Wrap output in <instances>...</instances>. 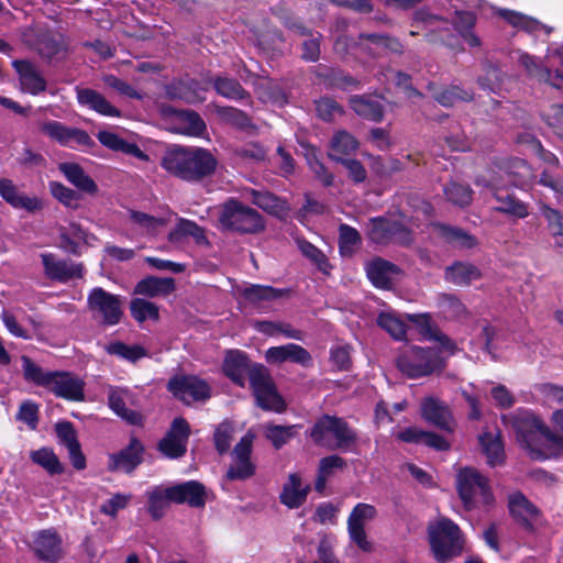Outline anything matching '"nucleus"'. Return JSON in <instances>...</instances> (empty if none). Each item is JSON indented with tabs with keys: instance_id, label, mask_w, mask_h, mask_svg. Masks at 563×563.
I'll return each mask as SVG.
<instances>
[{
	"instance_id": "obj_55",
	"label": "nucleus",
	"mask_w": 563,
	"mask_h": 563,
	"mask_svg": "<svg viewBox=\"0 0 563 563\" xmlns=\"http://www.w3.org/2000/svg\"><path fill=\"white\" fill-rule=\"evenodd\" d=\"M295 428V426L265 424L264 434L273 443L275 449H280L294 438L296 433Z\"/></svg>"
},
{
	"instance_id": "obj_58",
	"label": "nucleus",
	"mask_w": 563,
	"mask_h": 563,
	"mask_svg": "<svg viewBox=\"0 0 563 563\" xmlns=\"http://www.w3.org/2000/svg\"><path fill=\"white\" fill-rule=\"evenodd\" d=\"M130 310L132 317L139 321L143 322L145 320H157L158 319V308L155 303L147 301L145 299L135 298L131 301Z\"/></svg>"
},
{
	"instance_id": "obj_21",
	"label": "nucleus",
	"mask_w": 563,
	"mask_h": 563,
	"mask_svg": "<svg viewBox=\"0 0 563 563\" xmlns=\"http://www.w3.org/2000/svg\"><path fill=\"white\" fill-rule=\"evenodd\" d=\"M55 431L58 443L67 449L73 466L76 470H84L86 467V459L81 452L73 424L68 421L56 423Z\"/></svg>"
},
{
	"instance_id": "obj_40",
	"label": "nucleus",
	"mask_w": 563,
	"mask_h": 563,
	"mask_svg": "<svg viewBox=\"0 0 563 563\" xmlns=\"http://www.w3.org/2000/svg\"><path fill=\"white\" fill-rule=\"evenodd\" d=\"M437 229L439 235L454 247L472 249L477 245L476 238L461 228L439 224Z\"/></svg>"
},
{
	"instance_id": "obj_34",
	"label": "nucleus",
	"mask_w": 563,
	"mask_h": 563,
	"mask_svg": "<svg viewBox=\"0 0 563 563\" xmlns=\"http://www.w3.org/2000/svg\"><path fill=\"white\" fill-rule=\"evenodd\" d=\"M129 393L126 389L119 387H111L108 393V402L110 408L122 419L130 423H139L141 420L140 415L126 407Z\"/></svg>"
},
{
	"instance_id": "obj_9",
	"label": "nucleus",
	"mask_w": 563,
	"mask_h": 563,
	"mask_svg": "<svg viewBox=\"0 0 563 563\" xmlns=\"http://www.w3.org/2000/svg\"><path fill=\"white\" fill-rule=\"evenodd\" d=\"M456 488L466 510L494 504L489 481L476 468H461L456 475Z\"/></svg>"
},
{
	"instance_id": "obj_36",
	"label": "nucleus",
	"mask_w": 563,
	"mask_h": 563,
	"mask_svg": "<svg viewBox=\"0 0 563 563\" xmlns=\"http://www.w3.org/2000/svg\"><path fill=\"white\" fill-rule=\"evenodd\" d=\"M175 289V282L169 277L150 276L140 280L135 286V292L148 297L168 295Z\"/></svg>"
},
{
	"instance_id": "obj_11",
	"label": "nucleus",
	"mask_w": 563,
	"mask_h": 563,
	"mask_svg": "<svg viewBox=\"0 0 563 563\" xmlns=\"http://www.w3.org/2000/svg\"><path fill=\"white\" fill-rule=\"evenodd\" d=\"M87 307L92 320L102 325H115L123 317L121 297L101 287H95L89 291Z\"/></svg>"
},
{
	"instance_id": "obj_25",
	"label": "nucleus",
	"mask_w": 563,
	"mask_h": 563,
	"mask_svg": "<svg viewBox=\"0 0 563 563\" xmlns=\"http://www.w3.org/2000/svg\"><path fill=\"white\" fill-rule=\"evenodd\" d=\"M78 103L100 115L120 118L121 111L111 104L103 95L90 88H76Z\"/></svg>"
},
{
	"instance_id": "obj_30",
	"label": "nucleus",
	"mask_w": 563,
	"mask_h": 563,
	"mask_svg": "<svg viewBox=\"0 0 563 563\" xmlns=\"http://www.w3.org/2000/svg\"><path fill=\"white\" fill-rule=\"evenodd\" d=\"M58 169L78 190L89 195H95L98 191V186L95 180L86 174L79 164L69 162L60 163Z\"/></svg>"
},
{
	"instance_id": "obj_64",
	"label": "nucleus",
	"mask_w": 563,
	"mask_h": 563,
	"mask_svg": "<svg viewBox=\"0 0 563 563\" xmlns=\"http://www.w3.org/2000/svg\"><path fill=\"white\" fill-rule=\"evenodd\" d=\"M15 418L27 424L31 430H35L38 423V405L33 400L22 401Z\"/></svg>"
},
{
	"instance_id": "obj_46",
	"label": "nucleus",
	"mask_w": 563,
	"mask_h": 563,
	"mask_svg": "<svg viewBox=\"0 0 563 563\" xmlns=\"http://www.w3.org/2000/svg\"><path fill=\"white\" fill-rule=\"evenodd\" d=\"M345 466V461L339 455H330L320 460L318 476L316 479L314 488L317 492L322 493L325 488L327 481L335 471Z\"/></svg>"
},
{
	"instance_id": "obj_41",
	"label": "nucleus",
	"mask_w": 563,
	"mask_h": 563,
	"mask_svg": "<svg viewBox=\"0 0 563 563\" xmlns=\"http://www.w3.org/2000/svg\"><path fill=\"white\" fill-rule=\"evenodd\" d=\"M147 511L150 516L157 520L164 516L165 509L172 497L169 496V487L154 486L146 492Z\"/></svg>"
},
{
	"instance_id": "obj_50",
	"label": "nucleus",
	"mask_w": 563,
	"mask_h": 563,
	"mask_svg": "<svg viewBox=\"0 0 563 563\" xmlns=\"http://www.w3.org/2000/svg\"><path fill=\"white\" fill-rule=\"evenodd\" d=\"M362 37L368 41V51L373 54H380L385 51H390L393 53L402 52V45L397 38L383 34H366L362 35Z\"/></svg>"
},
{
	"instance_id": "obj_26",
	"label": "nucleus",
	"mask_w": 563,
	"mask_h": 563,
	"mask_svg": "<svg viewBox=\"0 0 563 563\" xmlns=\"http://www.w3.org/2000/svg\"><path fill=\"white\" fill-rule=\"evenodd\" d=\"M143 450L142 443L136 439H132L125 449L110 455L109 468L125 473L132 472L142 462Z\"/></svg>"
},
{
	"instance_id": "obj_18",
	"label": "nucleus",
	"mask_w": 563,
	"mask_h": 563,
	"mask_svg": "<svg viewBox=\"0 0 563 563\" xmlns=\"http://www.w3.org/2000/svg\"><path fill=\"white\" fill-rule=\"evenodd\" d=\"M0 197L12 208L30 213H35L44 207L41 198L23 194L10 178H0Z\"/></svg>"
},
{
	"instance_id": "obj_44",
	"label": "nucleus",
	"mask_w": 563,
	"mask_h": 563,
	"mask_svg": "<svg viewBox=\"0 0 563 563\" xmlns=\"http://www.w3.org/2000/svg\"><path fill=\"white\" fill-rule=\"evenodd\" d=\"M256 329L266 335L275 336V335H284L287 339L303 340V332L299 329L294 328L288 322L283 321H260L256 323Z\"/></svg>"
},
{
	"instance_id": "obj_10",
	"label": "nucleus",
	"mask_w": 563,
	"mask_h": 563,
	"mask_svg": "<svg viewBox=\"0 0 563 563\" xmlns=\"http://www.w3.org/2000/svg\"><path fill=\"white\" fill-rule=\"evenodd\" d=\"M22 42L35 49L42 59H60L67 52V43L62 34L41 26H30L22 32Z\"/></svg>"
},
{
	"instance_id": "obj_6",
	"label": "nucleus",
	"mask_w": 563,
	"mask_h": 563,
	"mask_svg": "<svg viewBox=\"0 0 563 563\" xmlns=\"http://www.w3.org/2000/svg\"><path fill=\"white\" fill-rule=\"evenodd\" d=\"M310 437L317 445L330 450H349L357 439L344 419L329 415L314 422Z\"/></svg>"
},
{
	"instance_id": "obj_43",
	"label": "nucleus",
	"mask_w": 563,
	"mask_h": 563,
	"mask_svg": "<svg viewBox=\"0 0 563 563\" xmlns=\"http://www.w3.org/2000/svg\"><path fill=\"white\" fill-rule=\"evenodd\" d=\"M129 217L135 230L142 234H157L167 223L163 218H156L134 210L129 211Z\"/></svg>"
},
{
	"instance_id": "obj_29",
	"label": "nucleus",
	"mask_w": 563,
	"mask_h": 563,
	"mask_svg": "<svg viewBox=\"0 0 563 563\" xmlns=\"http://www.w3.org/2000/svg\"><path fill=\"white\" fill-rule=\"evenodd\" d=\"M309 484H303L298 474H290L280 493V503L288 508H298L307 499Z\"/></svg>"
},
{
	"instance_id": "obj_8",
	"label": "nucleus",
	"mask_w": 563,
	"mask_h": 563,
	"mask_svg": "<svg viewBox=\"0 0 563 563\" xmlns=\"http://www.w3.org/2000/svg\"><path fill=\"white\" fill-rule=\"evenodd\" d=\"M220 225L240 233H257L265 227L262 216L235 198H230L218 210Z\"/></svg>"
},
{
	"instance_id": "obj_49",
	"label": "nucleus",
	"mask_w": 563,
	"mask_h": 563,
	"mask_svg": "<svg viewBox=\"0 0 563 563\" xmlns=\"http://www.w3.org/2000/svg\"><path fill=\"white\" fill-rule=\"evenodd\" d=\"M377 324L396 340H404L406 338L407 327L394 312H380L377 317Z\"/></svg>"
},
{
	"instance_id": "obj_35",
	"label": "nucleus",
	"mask_w": 563,
	"mask_h": 563,
	"mask_svg": "<svg viewBox=\"0 0 563 563\" xmlns=\"http://www.w3.org/2000/svg\"><path fill=\"white\" fill-rule=\"evenodd\" d=\"M205 129L206 124L203 120L198 113L194 111L181 110L178 111L175 115V126L173 130L176 133L198 136L203 132Z\"/></svg>"
},
{
	"instance_id": "obj_42",
	"label": "nucleus",
	"mask_w": 563,
	"mask_h": 563,
	"mask_svg": "<svg viewBox=\"0 0 563 563\" xmlns=\"http://www.w3.org/2000/svg\"><path fill=\"white\" fill-rule=\"evenodd\" d=\"M329 157L334 161H343V156L350 155L358 147L357 140L346 131L336 132L330 143Z\"/></svg>"
},
{
	"instance_id": "obj_33",
	"label": "nucleus",
	"mask_w": 563,
	"mask_h": 563,
	"mask_svg": "<svg viewBox=\"0 0 563 563\" xmlns=\"http://www.w3.org/2000/svg\"><path fill=\"white\" fill-rule=\"evenodd\" d=\"M482 277V273L474 264L465 262H455L448 266L444 272L446 282L456 286H468L472 282Z\"/></svg>"
},
{
	"instance_id": "obj_60",
	"label": "nucleus",
	"mask_w": 563,
	"mask_h": 563,
	"mask_svg": "<svg viewBox=\"0 0 563 563\" xmlns=\"http://www.w3.org/2000/svg\"><path fill=\"white\" fill-rule=\"evenodd\" d=\"M434 98L440 104L452 107L460 101L472 100L473 93L457 86H451L438 92Z\"/></svg>"
},
{
	"instance_id": "obj_5",
	"label": "nucleus",
	"mask_w": 563,
	"mask_h": 563,
	"mask_svg": "<svg viewBox=\"0 0 563 563\" xmlns=\"http://www.w3.org/2000/svg\"><path fill=\"white\" fill-rule=\"evenodd\" d=\"M428 537L433 555L440 563H445L463 552L464 534L460 527L448 518L430 523Z\"/></svg>"
},
{
	"instance_id": "obj_39",
	"label": "nucleus",
	"mask_w": 563,
	"mask_h": 563,
	"mask_svg": "<svg viewBox=\"0 0 563 563\" xmlns=\"http://www.w3.org/2000/svg\"><path fill=\"white\" fill-rule=\"evenodd\" d=\"M397 272L396 265L393 263L376 258L373 260L366 267V273L369 280L380 288H386L391 282V275Z\"/></svg>"
},
{
	"instance_id": "obj_47",
	"label": "nucleus",
	"mask_w": 563,
	"mask_h": 563,
	"mask_svg": "<svg viewBox=\"0 0 563 563\" xmlns=\"http://www.w3.org/2000/svg\"><path fill=\"white\" fill-rule=\"evenodd\" d=\"M479 442L489 465L495 466L504 461V446L499 437L486 432L479 437Z\"/></svg>"
},
{
	"instance_id": "obj_24",
	"label": "nucleus",
	"mask_w": 563,
	"mask_h": 563,
	"mask_svg": "<svg viewBox=\"0 0 563 563\" xmlns=\"http://www.w3.org/2000/svg\"><path fill=\"white\" fill-rule=\"evenodd\" d=\"M42 263L45 268V274L52 279L68 282L69 279L82 276L81 264L66 260H57L52 254H43Z\"/></svg>"
},
{
	"instance_id": "obj_12",
	"label": "nucleus",
	"mask_w": 563,
	"mask_h": 563,
	"mask_svg": "<svg viewBox=\"0 0 563 563\" xmlns=\"http://www.w3.org/2000/svg\"><path fill=\"white\" fill-rule=\"evenodd\" d=\"M366 234L372 243L378 245L394 243L408 246L413 241L411 232L401 222L384 217L369 219Z\"/></svg>"
},
{
	"instance_id": "obj_53",
	"label": "nucleus",
	"mask_w": 563,
	"mask_h": 563,
	"mask_svg": "<svg viewBox=\"0 0 563 563\" xmlns=\"http://www.w3.org/2000/svg\"><path fill=\"white\" fill-rule=\"evenodd\" d=\"M437 305L440 311L445 314L446 318H462L466 314L465 306L454 295H439L437 298Z\"/></svg>"
},
{
	"instance_id": "obj_4",
	"label": "nucleus",
	"mask_w": 563,
	"mask_h": 563,
	"mask_svg": "<svg viewBox=\"0 0 563 563\" xmlns=\"http://www.w3.org/2000/svg\"><path fill=\"white\" fill-rule=\"evenodd\" d=\"M21 362L25 380L46 388L55 396L67 400L81 401L85 399V383L76 375L69 372H46L27 356H22Z\"/></svg>"
},
{
	"instance_id": "obj_51",
	"label": "nucleus",
	"mask_w": 563,
	"mask_h": 563,
	"mask_svg": "<svg viewBox=\"0 0 563 563\" xmlns=\"http://www.w3.org/2000/svg\"><path fill=\"white\" fill-rule=\"evenodd\" d=\"M104 349L109 354L133 363L146 356V351L141 345H128L119 341L107 344Z\"/></svg>"
},
{
	"instance_id": "obj_27",
	"label": "nucleus",
	"mask_w": 563,
	"mask_h": 563,
	"mask_svg": "<svg viewBox=\"0 0 563 563\" xmlns=\"http://www.w3.org/2000/svg\"><path fill=\"white\" fill-rule=\"evenodd\" d=\"M421 416L429 423L443 429L451 430L452 416L449 407L434 397H427L421 404Z\"/></svg>"
},
{
	"instance_id": "obj_13",
	"label": "nucleus",
	"mask_w": 563,
	"mask_h": 563,
	"mask_svg": "<svg viewBox=\"0 0 563 563\" xmlns=\"http://www.w3.org/2000/svg\"><path fill=\"white\" fill-rule=\"evenodd\" d=\"M41 131L62 146L89 150L96 145L91 136L81 129L67 126L58 121H47L41 125Z\"/></svg>"
},
{
	"instance_id": "obj_23",
	"label": "nucleus",
	"mask_w": 563,
	"mask_h": 563,
	"mask_svg": "<svg viewBox=\"0 0 563 563\" xmlns=\"http://www.w3.org/2000/svg\"><path fill=\"white\" fill-rule=\"evenodd\" d=\"M172 503L188 504L191 507H202L206 503L205 486L197 481H188L169 486Z\"/></svg>"
},
{
	"instance_id": "obj_1",
	"label": "nucleus",
	"mask_w": 563,
	"mask_h": 563,
	"mask_svg": "<svg viewBox=\"0 0 563 563\" xmlns=\"http://www.w3.org/2000/svg\"><path fill=\"white\" fill-rule=\"evenodd\" d=\"M509 423L519 443L531 459L549 460L563 454V410L553 411L552 430L540 417L529 410H518L503 418Z\"/></svg>"
},
{
	"instance_id": "obj_54",
	"label": "nucleus",
	"mask_w": 563,
	"mask_h": 563,
	"mask_svg": "<svg viewBox=\"0 0 563 563\" xmlns=\"http://www.w3.org/2000/svg\"><path fill=\"white\" fill-rule=\"evenodd\" d=\"M214 88L219 95L229 99L242 100L247 97V92L233 78L218 77L214 80Z\"/></svg>"
},
{
	"instance_id": "obj_62",
	"label": "nucleus",
	"mask_w": 563,
	"mask_h": 563,
	"mask_svg": "<svg viewBox=\"0 0 563 563\" xmlns=\"http://www.w3.org/2000/svg\"><path fill=\"white\" fill-rule=\"evenodd\" d=\"M298 247L301 253L309 258L324 274L329 273L330 264L325 255L313 244L305 240H298Z\"/></svg>"
},
{
	"instance_id": "obj_19",
	"label": "nucleus",
	"mask_w": 563,
	"mask_h": 563,
	"mask_svg": "<svg viewBox=\"0 0 563 563\" xmlns=\"http://www.w3.org/2000/svg\"><path fill=\"white\" fill-rule=\"evenodd\" d=\"M12 66L18 73L21 91L37 96L46 90V80L35 64L26 59H15Z\"/></svg>"
},
{
	"instance_id": "obj_31",
	"label": "nucleus",
	"mask_w": 563,
	"mask_h": 563,
	"mask_svg": "<svg viewBox=\"0 0 563 563\" xmlns=\"http://www.w3.org/2000/svg\"><path fill=\"white\" fill-rule=\"evenodd\" d=\"M97 139L109 150L131 155L142 161L148 159V156L135 143L128 142L117 133L100 131L97 134Z\"/></svg>"
},
{
	"instance_id": "obj_61",
	"label": "nucleus",
	"mask_w": 563,
	"mask_h": 563,
	"mask_svg": "<svg viewBox=\"0 0 563 563\" xmlns=\"http://www.w3.org/2000/svg\"><path fill=\"white\" fill-rule=\"evenodd\" d=\"M252 201L258 208L271 214H278L284 210L283 201L275 195L267 191H253Z\"/></svg>"
},
{
	"instance_id": "obj_2",
	"label": "nucleus",
	"mask_w": 563,
	"mask_h": 563,
	"mask_svg": "<svg viewBox=\"0 0 563 563\" xmlns=\"http://www.w3.org/2000/svg\"><path fill=\"white\" fill-rule=\"evenodd\" d=\"M224 374L236 385L243 387L249 377L256 404L264 410L282 412L286 405L277 393L267 369L261 364H250L241 351H229L223 361Z\"/></svg>"
},
{
	"instance_id": "obj_57",
	"label": "nucleus",
	"mask_w": 563,
	"mask_h": 563,
	"mask_svg": "<svg viewBox=\"0 0 563 563\" xmlns=\"http://www.w3.org/2000/svg\"><path fill=\"white\" fill-rule=\"evenodd\" d=\"M282 295V290L262 285H251L243 290L244 298L254 303L273 300L279 298Z\"/></svg>"
},
{
	"instance_id": "obj_59",
	"label": "nucleus",
	"mask_w": 563,
	"mask_h": 563,
	"mask_svg": "<svg viewBox=\"0 0 563 563\" xmlns=\"http://www.w3.org/2000/svg\"><path fill=\"white\" fill-rule=\"evenodd\" d=\"M340 236H339V249L342 255H352L357 245L361 242L360 233L356 229L347 225H340Z\"/></svg>"
},
{
	"instance_id": "obj_15",
	"label": "nucleus",
	"mask_w": 563,
	"mask_h": 563,
	"mask_svg": "<svg viewBox=\"0 0 563 563\" xmlns=\"http://www.w3.org/2000/svg\"><path fill=\"white\" fill-rule=\"evenodd\" d=\"M168 390L185 404L210 397L209 385L197 376H179L168 382Z\"/></svg>"
},
{
	"instance_id": "obj_45",
	"label": "nucleus",
	"mask_w": 563,
	"mask_h": 563,
	"mask_svg": "<svg viewBox=\"0 0 563 563\" xmlns=\"http://www.w3.org/2000/svg\"><path fill=\"white\" fill-rule=\"evenodd\" d=\"M191 236L197 243L206 242L203 230L194 221L181 219L176 228L168 233L170 243H179L185 238Z\"/></svg>"
},
{
	"instance_id": "obj_7",
	"label": "nucleus",
	"mask_w": 563,
	"mask_h": 563,
	"mask_svg": "<svg viewBox=\"0 0 563 563\" xmlns=\"http://www.w3.org/2000/svg\"><path fill=\"white\" fill-rule=\"evenodd\" d=\"M397 368L408 378L416 379L441 372L445 364L437 351L430 347L408 346L396 361Z\"/></svg>"
},
{
	"instance_id": "obj_14",
	"label": "nucleus",
	"mask_w": 563,
	"mask_h": 563,
	"mask_svg": "<svg viewBox=\"0 0 563 563\" xmlns=\"http://www.w3.org/2000/svg\"><path fill=\"white\" fill-rule=\"evenodd\" d=\"M377 510L373 505L360 503L347 518V532L351 540L363 551H371L372 544L366 538L365 525L373 520Z\"/></svg>"
},
{
	"instance_id": "obj_63",
	"label": "nucleus",
	"mask_w": 563,
	"mask_h": 563,
	"mask_svg": "<svg viewBox=\"0 0 563 563\" xmlns=\"http://www.w3.org/2000/svg\"><path fill=\"white\" fill-rule=\"evenodd\" d=\"M313 563H341L334 554V538L324 534L317 547V558Z\"/></svg>"
},
{
	"instance_id": "obj_28",
	"label": "nucleus",
	"mask_w": 563,
	"mask_h": 563,
	"mask_svg": "<svg viewBox=\"0 0 563 563\" xmlns=\"http://www.w3.org/2000/svg\"><path fill=\"white\" fill-rule=\"evenodd\" d=\"M509 510L515 520L528 530L533 528L539 517L538 508L520 493L509 497Z\"/></svg>"
},
{
	"instance_id": "obj_48",
	"label": "nucleus",
	"mask_w": 563,
	"mask_h": 563,
	"mask_svg": "<svg viewBox=\"0 0 563 563\" xmlns=\"http://www.w3.org/2000/svg\"><path fill=\"white\" fill-rule=\"evenodd\" d=\"M499 14L506 20L508 21L511 25L516 26V27H520V29H523L528 32H537L539 30H544L545 33H550L551 32V29L550 27H547L545 25L541 24L539 21L530 18V16H527V15H523L521 13H518L516 11H510V10H500Z\"/></svg>"
},
{
	"instance_id": "obj_32",
	"label": "nucleus",
	"mask_w": 563,
	"mask_h": 563,
	"mask_svg": "<svg viewBox=\"0 0 563 563\" xmlns=\"http://www.w3.org/2000/svg\"><path fill=\"white\" fill-rule=\"evenodd\" d=\"M96 241L95 235L88 234L80 225L71 223L67 230L60 232L59 245L60 247L71 254H80L81 244H90Z\"/></svg>"
},
{
	"instance_id": "obj_38",
	"label": "nucleus",
	"mask_w": 563,
	"mask_h": 563,
	"mask_svg": "<svg viewBox=\"0 0 563 563\" xmlns=\"http://www.w3.org/2000/svg\"><path fill=\"white\" fill-rule=\"evenodd\" d=\"M35 551L44 560H55L60 553V539L53 530L38 532L34 540Z\"/></svg>"
},
{
	"instance_id": "obj_20",
	"label": "nucleus",
	"mask_w": 563,
	"mask_h": 563,
	"mask_svg": "<svg viewBox=\"0 0 563 563\" xmlns=\"http://www.w3.org/2000/svg\"><path fill=\"white\" fill-rule=\"evenodd\" d=\"M265 357L271 364L292 362L303 367L310 366L312 361L310 353L306 349L294 343L269 347L265 353Z\"/></svg>"
},
{
	"instance_id": "obj_3",
	"label": "nucleus",
	"mask_w": 563,
	"mask_h": 563,
	"mask_svg": "<svg viewBox=\"0 0 563 563\" xmlns=\"http://www.w3.org/2000/svg\"><path fill=\"white\" fill-rule=\"evenodd\" d=\"M161 166L184 181L197 184L216 173L218 159L207 148L175 145L163 154Z\"/></svg>"
},
{
	"instance_id": "obj_52",
	"label": "nucleus",
	"mask_w": 563,
	"mask_h": 563,
	"mask_svg": "<svg viewBox=\"0 0 563 563\" xmlns=\"http://www.w3.org/2000/svg\"><path fill=\"white\" fill-rule=\"evenodd\" d=\"M443 191L446 199L459 207L468 206L473 199V190L464 184L451 181L444 187Z\"/></svg>"
},
{
	"instance_id": "obj_16",
	"label": "nucleus",
	"mask_w": 563,
	"mask_h": 563,
	"mask_svg": "<svg viewBox=\"0 0 563 563\" xmlns=\"http://www.w3.org/2000/svg\"><path fill=\"white\" fill-rule=\"evenodd\" d=\"M251 435H244L234 446L232 452V464L230 465L227 477L231 481H243L250 478L255 473V465L251 461L252 454Z\"/></svg>"
},
{
	"instance_id": "obj_17",
	"label": "nucleus",
	"mask_w": 563,
	"mask_h": 563,
	"mask_svg": "<svg viewBox=\"0 0 563 563\" xmlns=\"http://www.w3.org/2000/svg\"><path fill=\"white\" fill-rule=\"evenodd\" d=\"M189 424L184 418H175L166 437L158 448L166 456L176 459L183 456L187 450Z\"/></svg>"
},
{
	"instance_id": "obj_56",
	"label": "nucleus",
	"mask_w": 563,
	"mask_h": 563,
	"mask_svg": "<svg viewBox=\"0 0 563 563\" xmlns=\"http://www.w3.org/2000/svg\"><path fill=\"white\" fill-rule=\"evenodd\" d=\"M31 459L34 463L41 465L51 474H59L63 472V466L56 454L47 448L33 451Z\"/></svg>"
},
{
	"instance_id": "obj_22",
	"label": "nucleus",
	"mask_w": 563,
	"mask_h": 563,
	"mask_svg": "<svg viewBox=\"0 0 563 563\" xmlns=\"http://www.w3.org/2000/svg\"><path fill=\"white\" fill-rule=\"evenodd\" d=\"M484 186L492 191L496 202L498 203L495 207L496 211L518 219H523L529 216L528 206L517 199L515 195L498 188L492 181L484 184Z\"/></svg>"
},
{
	"instance_id": "obj_37",
	"label": "nucleus",
	"mask_w": 563,
	"mask_h": 563,
	"mask_svg": "<svg viewBox=\"0 0 563 563\" xmlns=\"http://www.w3.org/2000/svg\"><path fill=\"white\" fill-rule=\"evenodd\" d=\"M350 104L356 114L367 120L378 122L384 117L383 104L377 98L354 96Z\"/></svg>"
}]
</instances>
